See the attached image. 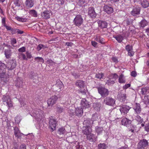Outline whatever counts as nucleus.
<instances>
[{
  "label": "nucleus",
  "instance_id": "f257e3e1",
  "mask_svg": "<svg viewBox=\"0 0 149 149\" xmlns=\"http://www.w3.org/2000/svg\"><path fill=\"white\" fill-rule=\"evenodd\" d=\"M98 93L102 97H105L109 94V92L108 89L104 87L100 86L97 88Z\"/></svg>",
  "mask_w": 149,
  "mask_h": 149
},
{
  "label": "nucleus",
  "instance_id": "f03ea898",
  "mask_svg": "<svg viewBox=\"0 0 149 149\" xmlns=\"http://www.w3.org/2000/svg\"><path fill=\"white\" fill-rule=\"evenodd\" d=\"M2 100L4 104L8 106L9 108H10L13 107L12 101L9 95L7 94L3 95Z\"/></svg>",
  "mask_w": 149,
  "mask_h": 149
},
{
  "label": "nucleus",
  "instance_id": "7ed1b4c3",
  "mask_svg": "<svg viewBox=\"0 0 149 149\" xmlns=\"http://www.w3.org/2000/svg\"><path fill=\"white\" fill-rule=\"evenodd\" d=\"M103 101V103L107 105L113 106L115 104V100L111 97H106Z\"/></svg>",
  "mask_w": 149,
  "mask_h": 149
},
{
  "label": "nucleus",
  "instance_id": "20e7f679",
  "mask_svg": "<svg viewBox=\"0 0 149 149\" xmlns=\"http://www.w3.org/2000/svg\"><path fill=\"white\" fill-rule=\"evenodd\" d=\"M149 143L147 140L143 139L140 140L137 145V149H145L147 147Z\"/></svg>",
  "mask_w": 149,
  "mask_h": 149
},
{
  "label": "nucleus",
  "instance_id": "39448f33",
  "mask_svg": "<svg viewBox=\"0 0 149 149\" xmlns=\"http://www.w3.org/2000/svg\"><path fill=\"white\" fill-rule=\"evenodd\" d=\"M83 19L80 15H77L73 21L74 24L77 26H79L83 23Z\"/></svg>",
  "mask_w": 149,
  "mask_h": 149
},
{
  "label": "nucleus",
  "instance_id": "423d86ee",
  "mask_svg": "<svg viewBox=\"0 0 149 149\" xmlns=\"http://www.w3.org/2000/svg\"><path fill=\"white\" fill-rule=\"evenodd\" d=\"M17 66V63L15 59L9 60L6 64L7 68L8 70H11L15 68Z\"/></svg>",
  "mask_w": 149,
  "mask_h": 149
},
{
  "label": "nucleus",
  "instance_id": "0eeeda50",
  "mask_svg": "<svg viewBox=\"0 0 149 149\" xmlns=\"http://www.w3.org/2000/svg\"><path fill=\"white\" fill-rule=\"evenodd\" d=\"M7 68L6 65L0 62V78L3 80L6 72L5 69Z\"/></svg>",
  "mask_w": 149,
  "mask_h": 149
},
{
  "label": "nucleus",
  "instance_id": "6e6552de",
  "mask_svg": "<svg viewBox=\"0 0 149 149\" xmlns=\"http://www.w3.org/2000/svg\"><path fill=\"white\" fill-rule=\"evenodd\" d=\"M63 86L62 82L58 80L57 81L56 84L53 86L52 88L54 91L59 92L61 91V89L63 87Z\"/></svg>",
  "mask_w": 149,
  "mask_h": 149
},
{
  "label": "nucleus",
  "instance_id": "1a4fd4ad",
  "mask_svg": "<svg viewBox=\"0 0 149 149\" xmlns=\"http://www.w3.org/2000/svg\"><path fill=\"white\" fill-rule=\"evenodd\" d=\"M131 107L126 105H124L121 106L119 110L121 114L122 115H125L127 113Z\"/></svg>",
  "mask_w": 149,
  "mask_h": 149
},
{
  "label": "nucleus",
  "instance_id": "9d476101",
  "mask_svg": "<svg viewBox=\"0 0 149 149\" xmlns=\"http://www.w3.org/2000/svg\"><path fill=\"white\" fill-rule=\"evenodd\" d=\"M58 99V97L55 95L51 97L47 100V104L48 106H52L56 103Z\"/></svg>",
  "mask_w": 149,
  "mask_h": 149
},
{
  "label": "nucleus",
  "instance_id": "9b49d317",
  "mask_svg": "<svg viewBox=\"0 0 149 149\" xmlns=\"http://www.w3.org/2000/svg\"><path fill=\"white\" fill-rule=\"evenodd\" d=\"M57 122L54 119L50 118L49 123V127L52 131L55 130Z\"/></svg>",
  "mask_w": 149,
  "mask_h": 149
},
{
  "label": "nucleus",
  "instance_id": "f8f14e48",
  "mask_svg": "<svg viewBox=\"0 0 149 149\" xmlns=\"http://www.w3.org/2000/svg\"><path fill=\"white\" fill-rule=\"evenodd\" d=\"M42 111L40 110H38V111H35V112L33 113V115L36 119H39L41 120L42 118Z\"/></svg>",
  "mask_w": 149,
  "mask_h": 149
},
{
  "label": "nucleus",
  "instance_id": "ddd939ff",
  "mask_svg": "<svg viewBox=\"0 0 149 149\" xmlns=\"http://www.w3.org/2000/svg\"><path fill=\"white\" fill-rule=\"evenodd\" d=\"M133 109L135 113L137 114H139L141 111L140 105L139 103H136L134 104L133 106Z\"/></svg>",
  "mask_w": 149,
  "mask_h": 149
},
{
  "label": "nucleus",
  "instance_id": "4468645a",
  "mask_svg": "<svg viewBox=\"0 0 149 149\" xmlns=\"http://www.w3.org/2000/svg\"><path fill=\"white\" fill-rule=\"evenodd\" d=\"M81 104L84 108H86L90 107V103L85 98H83L81 101Z\"/></svg>",
  "mask_w": 149,
  "mask_h": 149
},
{
  "label": "nucleus",
  "instance_id": "2eb2a0df",
  "mask_svg": "<svg viewBox=\"0 0 149 149\" xmlns=\"http://www.w3.org/2000/svg\"><path fill=\"white\" fill-rule=\"evenodd\" d=\"M88 14L92 18H95L97 14L95 12L94 8L92 7H90L88 9Z\"/></svg>",
  "mask_w": 149,
  "mask_h": 149
},
{
  "label": "nucleus",
  "instance_id": "dca6fc26",
  "mask_svg": "<svg viewBox=\"0 0 149 149\" xmlns=\"http://www.w3.org/2000/svg\"><path fill=\"white\" fill-rule=\"evenodd\" d=\"M97 137L92 133H90L88 134L86 136V139L87 140L91 142H95L97 140Z\"/></svg>",
  "mask_w": 149,
  "mask_h": 149
},
{
  "label": "nucleus",
  "instance_id": "f3484780",
  "mask_svg": "<svg viewBox=\"0 0 149 149\" xmlns=\"http://www.w3.org/2000/svg\"><path fill=\"white\" fill-rule=\"evenodd\" d=\"M118 98L120 102H124L126 100V95L119 92L118 93Z\"/></svg>",
  "mask_w": 149,
  "mask_h": 149
},
{
  "label": "nucleus",
  "instance_id": "a211bd4d",
  "mask_svg": "<svg viewBox=\"0 0 149 149\" xmlns=\"http://www.w3.org/2000/svg\"><path fill=\"white\" fill-rule=\"evenodd\" d=\"M83 113V108L82 107H79L75 109V113L77 116H81L82 115Z\"/></svg>",
  "mask_w": 149,
  "mask_h": 149
},
{
  "label": "nucleus",
  "instance_id": "6ab92c4d",
  "mask_svg": "<svg viewBox=\"0 0 149 149\" xmlns=\"http://www.w3.org/2000/svg\"><path fill=\"white\" fill-rule=\"evenodd\" d=\"M121 123L123 125L126 127H129V125L131 123V121L126 118H124L122 119Z\"/></svg>",
  "mask_w": 149,
  "mask_h": 149
},
{
  "label": "nucleus",
  "instance_id": "aec40b11",
  "mask_svg": "<svg viewBox=\"0 0 149 149\" xmlns=\"http://www.w3.org/2000/svg\"><path fill=\"white\" fill-rule=\"evenodd\" d=\"M95 40L96 41L102 44H104L105 42H104V39L99 35H96L95 37Z\"/></svg>",
  "mask_w": 149,
  "mask_h": 149
},
{
  "label": "nucleus",
  "instance_id": "412c9836",
  "mask_svg": "<svg viewBox=\"0 0 149 149\" xmlns=\"http://www.w3.org/2000/svg\"><path fill=\"white\" fill-rule=\"evenodd\" d=\"M41 16L43 18L46 19L49 18L50 17V12L49 11H45L41 13Z\"/></svg>",
  "mask_w": 149,
  "mask_h": 149
},
{
  "label": "nucleus",
  "instance_id": "4be33fe9",
  "mask_svg": "<svg viewBox=\"0 0 149 149\" xmlns=\"http://www.w3.org/2000/svg\"><path fill=\"white\" fill-rule=\"evenodd\" d=\"M15 86L18 87H22L23 86V82L21 78L17 79L15 82Z\"/></svg>",
  "mask_w": 149,
  "mask_h": 149
},
{
  "label": "nucleus",
  "instance_id": "5701e85b",
  "mask_svg": "<svg viewBox=\"0 0 149 149\" xmlns=\"http://www.w3.org/2000/svg\"><path fill=\"white\" fill-rule=\"evenodd\" d=\"M97 23L99 26L101 28L103 29L106 28L107 26V23L105 21L99 20L97 22Z\"/></svg>",
  "mask_w": 149,
  "mask_h": 149
},
{
  "label": "nucleus",
  "instance_id": "b1692460",
  "mask_svg": "<svg viewBox=\"0 0 149 149\" xmlns=\"http://www.w3.org/2000/svg\"><path fill=\"white\" fill-rule=\"evenodd\" d=\"M104 11L108 14H111L113 11V8L107 5L105 6L104 7Z\"/></svg>",
  "mask_w": 149,
  "mask_h": 149
},
{
  "label": "nucleus",
  "instance_id": "393cba45",
  "mask_svg": "<svg viewBox=\"0 0 149 149\" xmlns=\"http://www.w3.org/2000/svg\"><path fill=\"white\" fill-rule=\"evenodd\" d=\"M12 53L11 50L10 49H6L4 50V54L6 58H10Z\"/></svg>",
  "mask_w": 149,
  "mask_h": 149
},
{
  "label": "nucleus",
  "instance_id": "a878e982",
  "mask_svg": "<svg viewBox=\"0 0 149 149\" xmlns=\"http://www.w3.org/2000/svg\"><path fill=\"white\" fill-rule=\"evenodd\" d=\"M140 4L141 6L144 8L148 6L149 3L147 0H140Z\"/></svg>",
  "mask_w": 149,
  "mask_h": 149
},
{
  "label": "nucleus",
  "instance_id": "bb28decb",
  "mask_svg": "<svg viewBox=\"0 0 149 149\" xmlns=\"http://www.w3.org/2000/svg\"><path fill=\"white\" fill-rule=\"evenodd\" d=\"M75 85L76 86L79 87L80 88L85 87L86 86L85 85L84 81L82 80H78L76 83Z\"/></svg>",
  "mask_w": 149,
  "mask_h": 149
},
{
  "label": "nucleus",
  "instance_id": "cd10ccee",
  "mask_svg": "<svg viewBox=\"0 0 149 149\" xmlns=\"http://www.w3.org/2000/svg\"><path fill=\"white\" fill-rule=\"evenodd\" d=\"M140 9L139 7H136L133 8L131 11V14L134 16L139 15L140 13Z\"/></svg>",
  "mask_w": 149,
  "mask_h": 149
},
{
  "label": "nucleus",
  "instance_id": "c85d7f7f",
  "mask_svg": "<svg viewBox=\"0 0 149 149\" xmlns=\"http://www.w3.org/2000/svg\"><path fill=\"white\" fill-rule=\"evenodd\" d=\"M25 4L28 8H31L34 5V0H26Z\"/></svg>",
  "mask_w": 149,
  "mask_h": 149
},
{
  "label": "nucleus",
  "instance_id": "c756f323",
  "mask_svg": "<svg viewBox=\"0 0 149 149\" xmlns=\"http://www.w3.org/2000/svg\"><path fill=\"white\" fill-rule=\"evenodd\" d=\"M83 133L87 136L90 134L91 132V129L90 127H84L83 128Z\"/></svg>",
  "mask_w": 149,
  "mask_h": 149
},
{
  "label": "nucleus",
  "instance_id": "7c9ffc66",
  "mask_svg": "<svg viewBox=\"0 0 149 149\" xmlns=\"http://www.w3.org/2000/svg\"><path fill=\"white\" fill-rule=\"evenodd\" d=\"M14 134L16 137L18 138H19L20 137V132L18 128L17 127H15L14 128Z\"/></svg>",
  "mask_w": 149,
  "mask_h": 149
},
{
  "label": "nucleus",
  "instance_id": "2f4dec72",
  "mask_svg": "<svg viewBox=\"0 0 149 149\" xmlns=\"http://www.w3.org/2000/svg\"><path fill=\"white\" fill-rule=\"evenodd\" d=\"M113 37L119 43H120L124 39L123 36L121 35H118L116 36H113Z\"/></svg>",
  "mask_w": 149,
  "mask_h": 149
},
{
  "label": "nucleus",
  "instance_id": "473e14b6",
  "mask_svg": "<svg viewBox=\"0 0 149 149\" xmlns=\"http://www.w3.org/2000/svg\"><path fill=\"white\" fill-rule=\"evenodd\" d=\"M148 24V22L145 19L142 20L139 23V26L140 27L143 28L147 26Z\"/></svg>",
  "mask_w": 149,
  "mask_h": 149
},
{
  "label": "nucleus",
  "instance_id": "72a5a7b5",
  "mask_svg": "<svg viewBox=\"0 0 149 149\" xmlns=\"http://www.w3.org/2000/svg\"><path fill=\"white\" fill-rule=\"evenodd\" d=\"M57 133L60 135L63 136L65 133V129L63 127L59 128L57 131Z\"/></svg>",
  "mask_w": 149,
  "mask_h": 149
},
{
  "label": "nucleus",
  "instance_id": "f704fd0d",
  "mask_svg": "<svg viewBox=\"0 0 149 149\" xmlns=\"http://www.w3.org/2000/svg\"><path fill=\"white\" fill-rule=\"evenodd\" d=\"M118 82L120 83H124L125 82V79L124 75L123 74L120 75L118 79Z\"/></svg>",
  "mask_w": 149,
  "mask_h": 149
},
{
  "label": "nucleus",
  "instance_id": "c9c22d12",
  "mask_svg": "<svg viewBox=\"0 0 149 149\" xmlns=\"http://www.w3.org/2000/svg\"><path fill=\"white\" fill-rule=\"evenodd\" d=\"M91 123H93V122L91 120H90V119H86L83 122V124L86 126V127H90L89 125H91Z\"/></svg>",
  "mask_w": 149,
  "mask_h": 149
},
{
  "label": "nucleus",
  "instance_id": "e433bc0d",
  "mask_svg": "<svg viewBox=\"0 0 149 149\" xmlns=\"http://www.w3.org/2000/svg\"><path fill=\"white\" fill-rule=\"evenodd\" d=\"M135 120H136L139 124H141L143 122V119L139 115H137L135 117Z\"/></svg>",
  "mask_w": 149,
  "mask_h": 149
},
{
  "label": "nucleus",
  "instance_id": "4c0bfd02",
  "mask_svg": "<svg viewBox=\"0 0 149 149\" xmlns=\"http://www.w3.org/2000/svg\"><path fill=\"white\" fill-rule=\"evenodd\" d=\"M29 14L33 17H37L38 14L37 12L34 10H30L29 11Z\"/></svg>",
  "mask_w": 149,
  "mask_h": 149
},
{
  "label": "nucleus",
  "instance_id": "58836bf2",
  "mask_svg": "<svg viewBox=\"0 0 149 149\" xmlns=\"http://www.w3.org/2000/svg\"><path fill=\"white\" fill-rule=\"evenodd\" d=\"M80 91L83 95L86 94L88 92V90L86 86H85V87L80 88Z\"/></svg>",
  "mask_w": 149,
  "mask_h": 149
},
{
  "label": "nucleus",
  "instance_id": "ea45409f",
  "mask_svg": "<svg viewBox=\"0 0 149 149\" xmlns=\"http://www.w3.org/2000/svg\"><path fill=\"white\" fill-rule=\"evenodd\" d=\"M96 132L98 134H101L103 130V128L102 127H97L95 128Z\"/></svg>",
  "mask_w": 149,
  "mask_h": 149
},
{
  "label": "nucleus",
  "instance_id": "a19ab883",
  "mask_svg": "<svg viewBox=\"0 0 149 149\" xmlns=\"http://www.w3.org/2000/svg\"><path fill=\"white\" fill-rule=\"evenodd\" d=\"M15 18L18 21L22 22H26L27 20L25 18H23L18 16L16 17Z\"/></svg>",
  "mask_w": 149,
  "mask_h": 149
},
{
  "label": "nucleus",
  "instance_id": "79ce46f5",
  "mask_svg": "<svg viewBox=\"0 0 149 149\" xmlns=\"http://www.w3.org/2000/svg\"><path fill=\"white\" fill-rule=\"evenodd\" d=\"M35 61L36 62H38L44 63V60L41 57H35L34 58Z\"/></svg>",
  "mask_w": 149,
  "mask_h": 149
},
{
  "label": "nucleus",
  "instance_id": "37998d69",
  "mask_svg": "<svg viewBox=\"0 0 149 149\" xmlns=\"http://www.w3.org/2000/svg\"><path fill=\"white\" fill-rule=\"evenodd\" d=\"M77 4L80 6L84 5L85 0H77Z\"/></svg>",
  "mask_w": 149,
  "mask_h": 149
},
{
  "label": "nucleus",
  "instance_id": "c03bdc74",
  "mask_svg": "<svg viewBox=\"0 0 149 149\" xmlns=\"http://www.w3.org/2000/svg\"><path fill=\"white\" fill-rule=\"evenodd\" d=\"M99 119L97 114L96 113H95L93 115L91 118V120L92 122L94 121L97 120Z\"/></svg>",
  "mask_w": 149,
  "mask_h": 149
},
{
  "label": "nucleus",
  "instance_id": "a18cd8bd",
  "mask_svg": "<svg viewBox=\"0 0 149 149\" xmlns=\"http://www.w3.org/2000/svg\"><path fill=\"white\" fill-rule=\"evenodd\" d=\"M125 49L127 52L132 51L133 50L132 46L130 45H127L125 46Z\"/></svg>",
  "mask_w": 149,
  "mask_h": 149
},
{
  "label": "nucleus",
  "instance_id": "49530a36",
  "mask_svg": "<svg viewBox=\"0 0 149 149\" xmlns=\"http://www.w3.org/2000/svg\"><path fill=\"white\" fill-rule=\"evenodd\" d=\"M99 149H106L107 146L105 143H100L98 146Z\"/></svg>",
  "mask_w": 149,
  "mask_h": 149
},
{
  "label": "nucleus",
  "instance_id": "de8ad7c7",
  "mask_svg": "<svg viewBox=\"0 0 149 149\" xmlns=\"http://www.w3.org/2000/svg\"><path fill=\"white\" fill-rule=\"evenodd\" d=\"M13 2L16 6H20L21 4V2L19 0H13Z\"/></svg>",
  "mask_w": 149,
  "mask_h": 149
},
{
  "label": "nucleus",
  "instance_id": "09e8293b",
  "mask_svg": "<svg viewBox=\"0 0 149 149\" xmlns=\"http://www.w3.org/2000/svg\"><path fill=\"white\" fill-rule=\"evenodd\" d=\"M144 103L147 105H149V98L148 96H145L143 99Z\"/></svg>",
  "mask_w": 149,
  "mask_h": 149
},
{
  "label": "nucleus",
  "instance_id": "8fccbe9b",
  "mask_svg": "<svg viewBox=\"0 0 149 149\" xmlns=\"http://www.w3.org/2000/svg\"><path fill=\"white\" fill-rule=\"evenodd\" d=\"M115 83V82L113 80H111L110 79L107 80L106 82V84L108 85L112 86Z\"/></svg>",
  "mask_w": 149,
  "mask_h": 149
},
{
  "label": "nucleus",
  "instance_id": "3c124183",
  "mask_svg": "<svg viewBox=\"0 0 149 149\" xmlns=\"http://www.w3.org/2000/svg\"><path fill=\"white\" fill-rule=\"evenodd\" d=\"M45 46L44 45L40 44L37 47V49L38 51H39L42 49H45Z\"/></svg>",
  "mask_w": 149,
  "mask_h": 149
},
{
  "label": "nucleus",
  "instance_id": "603ef678",
  "mask_svg": "<svg viewBox=\"0 0 149 149\" xmlns=\"http://www.w3.org/2000/svg\"><path fill=\"white\" fill-rule=\"evenodd\" d=\"M148 88H144L141 89V93L143 95L146 94L147 92H148Z\"/></svg>",
  "mask_w": 149,
  "mask_h": 149
},
{
  "label": "nucleus",
  "instance_id": "864d4df0",
  "mask_svg": "<svg viewBox=\"0 0 149 149\" xmlns=\"http://www.w3.org/2000/svg\"><path fill=\"white\" fill-rule=\"evenodd\" d=\"M104 76V74L102 73H100L96 74L95 75V77L96 78L99 79H101L102 78V77Z\"/></svg>",
  "mask_w": 149,
  "mask_h": 149
},
{
  "label": "nucleus",
  "instance_id": "5fc2aeb1",
  "mask_svg": "<svg viewBox=\"0 0 149 149\" xmlns=\"http://www.w3.org/2000/svg\"><path fill=\"white\" fill-rule=\"evenodd\" d=\"M64 108L61 107H58L57 108V111L59 113H61L64 111Z\"/></svg>",
  "mask_w": 149,
  "mask_h": 149
},
{
  "label": "nucleus",
  "instance_id": "6e6d98bb",
  "mask_svg": "<svg viewBox=\"0 0 149 149\" xmlns=\"http://www.w3.org/2000/svg\"><path fill=\"white\" fill-rule=\"evenodd\" d=\"M18 51L21 52H24L26 51V48L24 47H22L18 49Z\"/></svg>",
  "mask_w": 149,
  "mask_h": 149
},
{
  "label": "nucleus",
  "instance_id": "4d7b16f0",
  "mask_svg": "<svg viewBox=\"0 0 149 149\" xmlns=\"http://www.w3.org/2000/svg\"><path fill=\"white\" fill-rule=\"evenodd\" d=\"M10 42L13 45V46H14V44H15L16 43V39L15 38L12 39L11 40Z\"/></svg>",
  "mask_w": 149,
  "mask_h": 149
},
{
  "label": "nucleus",
  "instance_id": "13d9d810",
  "mask_svg": "<svg viewBox=\"0 0 149 149\" xmlns=\"http://www.w3.org/2000/svg\"><path fill=\"white\" fill-rule=\"evenodd\" d=\"M65 0H57V1L58 4L61 5H63L65 3Z\"/></svg>",
  "mask_w": 149,
  "mask_h": 149
},
{
  "label": "nucleus",
  "instance_id": "bf43d9fd",
  "mask_svg": "<svg viewBox=\"0 0 149 149\" xmlns=\"http://www.w3.org/2000/svg\"><path fill=\"white\" fill-rule=\"evenodd\" d=\"M91 44L94 47H97V43L94 41H92Z\"/></svg>",
  "mask_w": 149,
  "mask_h": 149
},
{
  "label": "nucleus",
  "instance_id": "052dcab7",
  "mask_svg": "<svg viewBox=\"0 0 149 149\" xmlns=\"http://www.w3.org/2000/svg\"><path fill=\"white\" fill-rule=\"evenodd\" d=\"M130 84H126L123 86V89H126L128 87H130Z\"/></svg>",
  "mask_w": 149,
  "mask_h": 149
},
{
  "label": "nucleus",
  "instance_id": "680f3d73",
  "mask_svg": "<svg viewBox=\"0 0 149 149\" xmlns=\"http://www.w3.org/2000/svg\"><path fill=\"white\" fill-rule=\"evenodd\" d=\"M145 130L147 132H149V123L146 124L145 126Z\"/></svg>",
  "mask_w": 149,
  "mask_h": 149
},
{
  "label": "nucleus",
  "instance_id": "e2e57ef3",
  "mask_svg": "<svg viewBox=\"0 0 149 149\" xmlns=\"http://www.w3.org/2000/svg\"><path fill=\"white\" fill-rule=\"evenodd\" d=\"M15 31L18 34H22L24 32L22 31H21L19 29H16L15 30Z\"/></svg>",
  "mask_w": 149,
  "mask_h": 149
},
{
  "label": "nucleus",
  "instance_id": "0e129e2a",
  "mask_svg": "<svg viewBox=\"0 0 149 149\" xmlns=\"http://www.w3.org/2000/svg\"><path fill=\"white\" fill-rule=\"evenodd\" d=\"M26 54L28 58H30L31 57V55L30 53H29L28 52H26Z\"/></svg>",
  "mask_w": 149,
  "mask_h": 149
},
{
  "label": "nucleus",
  "instance_id": "69168bd1",
  "mask_svg": "<svg viewBox=\"0 0 149 149\" xmlns=\"http://www.w3.org/2000/svg\"><path fill=\"white\" fill-rule=\"evenodd\" d=\"M112 60L113 62L116 63H117L118 62V59L116 57H112Z\"/></svg>",
  "mask_w": 149,
  "mask_h": 149
},
{
  "label": "nucleus",
  "instance_id": "338daca9",
  "mask_svg": "<svg viewBox=\"0 0 149 149\" xmlns=\"http://www.w3.org/2000/svg\"><path fill=\"white\" fill-rule=\"evenodd\" d=\"M72 74L75 78H78L79 77V76L74 72H73L72 73Z\"/></svg>",
  "mask_w": 149,
  "mask_h": 149
},
{
  "label": "nucleus",
  "instance_id": "774afa93",
  "mask_svg": "<svg viewBox=\"0 0 149 149\" xmlns=\"http://www.w3.org/2000/svg\"><path fill=\"white\" fill-rule=\"evenodd\" d=\"M68 112L70 115H73L74 114V111L70 109H69V110Z\"/></svg>",
  "mask_w": 149,
  "mask_h": 149
}]
</instances>
